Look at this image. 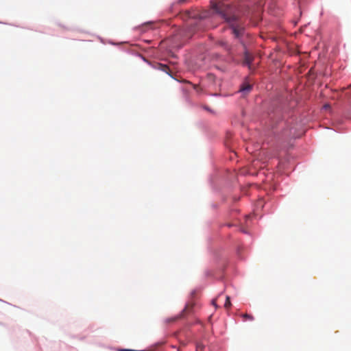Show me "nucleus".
<instances>
[{
  "instance_id": "1",
  "label": "nucleus",
  "mask_w": 351,
  "mask_h": 351,
  "mask_svg": "<svg viewBox=\"0 0 351 351\" xmlns=\"http://www.w3.org/2000/svg\"><path fill=\"white\" fill-rule=\"evenodd\" d=\"M213 7L230 25L232 33L235 38H240L244 33L243 23L241 20L233 13L232 8L230 3H224L223 0H217Z\"/></svg>"
},
{
  "instance_id": "2",
  "label": "nucleus",
  "mask_w": 351,
  "mask_h": 351,
  "mask_svg": "<svg viewBox=\"0 0 351 351\" xmlns=\"http://www.w3.org/2000/svg\"><path fill=\"white\" fill-rule=\"evenodd\" d=\"M254 60L253 56L247 51L244 53V57L243 60V64L247 66L250 69H252V62Z\"/></svg>"
},
{
  "instance_id": "3",
  "label": "nucleus",
  "mask_w": 351,
  "mask_h": 351,
  "mask_svg": "<svg viewBox=\"0 0 351 351\" xmlns=\"http://www.w3.org/2000/svg\"><path fill=\"white\" fill-rule=\"evenodd\" d=\"M252 90V85L247 83H244L241 85L239 91L243 93L244 95L250 93Z\"/></svg>"
},
{
  "instance_id": "4",
  "label": "nucleus",
  "mask_w": 351,
  "mask_h": 351,
  "mask_svg": "<svg viewBox=\"0 0 351 351\" xmlns=\"http://www.w3.org/2000/svg\"><path fill=\"white\" fill-rule=\"evenodd\" d=\"M193 305L194 304L193 303L187 304L182 312V316H184V315L189 313L192 311Z\"/></svg>"
},
{
  "instance_id": "5",
  "label": "nucleus",
  "mask_w": 351,
  "mask_h": 351,
  "mask_svg": "<svg viewBox=\"0 0 351 351\" xmlns=\"http://www.w3.org/2000/svg\"><path fill=\"white\" fill-rule=\"evenodd\" d=\"M158 69L171 75L170 69L167 65L160 63L158 64Z\"/></svg>"
},
{
  "instance_id": "6",
  "label": "nucleus",
  "mask_w": 351,
  "mask_h": 351,
  "mask_svg": "<svg viewBox=\"0 0 351 351\" xmlns=\"http://www.w3.org/2000/svg\"><path fill=\"white\" fill-rule=\"evenodd\" d=\"M241 316L243 318L244 321H246V320L253 321L254 320V317L252 315L245 313V314H243Z\"/></svg>"
},
{
  "instance_id": "7",
  "label": "nucleus",
  "mask_w": 351,
  "mask_h": 351,
  "mask_svg": "<svg viewBox=\"0 0 351 351\" xmlns=\"http://www.w3.org/2000/svg\"><path fill=\"white\" fill-rule=\"evenodd\" d=\"M230 306H231V303H230V297L229 296H226V303L224 304V306L226 308H229Z\"/></svg>"
},
{
  "instance_id": "8",
  "label": "nucleus",
  "mask_w": 351,
  "mask_h": 351,
  "mask_svg": "<svg viewBox=\"0 0 351 351\" xmlns=\"http://www.w3.org/2000/svg\"><path fill=\"white\" fill-rule=\"evenodd\" d=\"M204 108L210 112H213L212 110L208 106H204Z\"/></svg>"
},
{
  "instance_id": "9",
  "label": "nucleus",
  "mask_w": 351,
  "mask_h": 351,
  "mask_svg": "<svg viewBox=\"0 0 351 351\" xmlns=\"http://www.w3.org/2000/svg\"><path fill=\"white\" fill-rule=\"evenodd\" d=\"M202 348H203V346H200V345H198V346H197V351L202 350Z\"/></svg>"
},
{
  "instance_id": "10",
  "label": "nucleus",
  "mask_w": 351,
  "mask_h": 351,
  "mask_svg": "<svg viewBox=\"0 0 351 351\" xmlns=\"http://www.w3.org/2000/svg\"><path fill=\"white\" fill-rule=\"evenodd\" d=\"M325 108H330V106L328 104H326L324 105V106Z\"/></svg>"
},
{
  "instance_id": "11",
  "label": "nucleus",
  "mask_w": 351,
  "mask_h": 351,
  "mask_svg": "<svg viewBox=\"0 0 351 351\" xmlns=\"http://www.w3.org/2000/svg\"><path fill=\"white\" fill-rule=\"evenodd\" d=\"M178 318V317H174V318L171 319L170 321H172V322H173V321H175V320H176Z\"/></svg>"
},
{
  "instance_id": "12",
  "label": "nucleus",
  "mask_w": 351,
  "mask_h": 351,
  "mask_svg": "<svg viewBox=\"0 0 351 351\" xmlns=\"http://www.w3.org/2000/svg\"><path fill=\"white\" fill-rule=\"evenodd\" d=\"M213 305H215V300H213Z\"/></svg>"
},
{
  "instance_id": "13",
  "label": "nucleus",
  "mask_w": 351,
  "mask_h": 351,
  "mask_svg": "<svg viewBox=\"0 0 351 351\" xmlns=\"http://www.w3.org/2000/svg\"><path fill=\"white\" fill-rule=\"evenodd\" d=\"M225 43L223 42H221V45H224Z\"/></svg>"
}]
</instances>
